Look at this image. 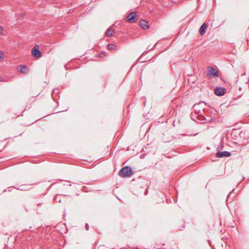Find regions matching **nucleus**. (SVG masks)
Returning <instances> with one entry per match:
<instances>
[{
	"label": "nucleus",
	"instance_id": "nucleus-1",
	"mask_svg": "<svg viewBox=\"0 0 249 249\" xmlns=\"http://www.w3.org/2000/svg\"><path fill=\"white\" fill-rule=\"evenodd\" d=\"M132 174V169L128 166L122 168L119 172V175L122 177H130Z\"/></svg>",
	"mask_w": 249,
	"mask_h": 249
},
{
	"label": "nucleus",
	"instance_id": "nucleus-2",
	"mask_svg": "<svg viewBox=\"0 0 249 249\" xmlns=\"http://www.w3.org/2000/svg\"><path fill=\"white\" fill-rule=\"evenodd\" d=\"M207 75L210 77H218V71L216 69L212 66H208L207 68Z\"/></svg>",
	"mask_w": 249,
	"mask_h": 249
},
{
	"label": "nucleus",
	"instance_id": "nucleus-3",
	"mask_svg": "<svg viewBox=\"0 0 249 249\" xmlns=\"http://www.w3.org/2000/svg\"><path fill=\"white\" fill-rule=\"evenodd\" d=\"M39 47L37 45H35L32 49V54L34 57L39 58L41 56V53L39 50Z\"/></svg>",
	"mask_w": 249,
	"mask_h": 249
},
{
	"label": "nucleus",
	"instance_id": "nucleus-4",
	"mask_svg": "<svg viewBox=\"0 0 249 249\" xmlns=\"http://www.w3.org/2000/svg\"><path fill=\"white\" fill-rule=\"evenodd\" d=\"M136 16V12H133L129 14L127 17L126 19L128 21L131 23L135 22V17Z\"/></svg>",
	"mask_w": 249,
	"mask_h": 249
},
{
	"label": "nucleus",
	"instance_id": "nucleus-5",
	"mask_svg": "<svg viewBox=\"0 0 249 249\" xmlns=\"http://www.w3.org/2000/svg\"><path fill=\"white\" fill-rule=\"evenodd\" d=\"M231 155L230 152L228 151H223L220 152L219 151L217 152L216 154V156L217 158H223L225 157H230Z\"/></svg>",
	"mask_w": 249,
	"mask_h": 249
},
{
	"label": "nucleus",
	"instance_id": "nucleus-6",
	"mask_svg": "<svg viewBox=\"0 0 249 249\" xmlns=\"http://www.w3.org/2000/svg\"><path fill=\"white\" fill-rule=\"evenodd\" d=\"M225 89L221 87H216L214 89V93L218 96H222L224 94Z\"/></svg>",
	"mask_w": 249,
	"mask_h": 249
},
{
	"label": "nucleus",
	"instance_id": "nucleus-7",
	"mask_svg": "<svg viewBox=\"0 0 249 249\" xmlns=\"http://www.w3.org/2000/svg\"><path fill=\"white\" fill-rule=\"evenodd\" d=\"M208 24L206 22L204 23L200 27L199 33L201 36H203L206 33V29L208 28Z\"/></svg>",
	"mask_w": 249,
	"mask_h": 249
},
{
	"label": "nucleus",
	"instance_id": "nucleus-8",
	"mask_svg": "<svg viewBox=\"0 0 249 249\" xmlns=\"http://www.w3.org/2000/svg\"><path fill=\"white\" fill-rule=\"evenodd\" d=\"M139 23L140 26L144 30H146L149 28V26L147 21L145 20H142Z\"/></svg>",
	"mask_w": 249,
	"mask_h": 249
},
{
	"label": "nucleus",
	"instance_id": "nucleus-9",
	"mask_svg": "<svg viewBox=\"0 0 249 249\" xmlns=\"http://www.w3.org/2000/svg\"><path fill=\"white\" fill-rule=\"evenodd\" d=\"M19 72H23L24 73H26L28 72V68L27 66H23L20 67V69L18 70Z\"/></svg>",
	"mask_w": 249,
	"mask_h": 249
},
{
	"label": "nucleus",
	"instance_id": "nucleus-10",
	"mask_svg": "<svg viewBox=\"0 0 249 249\" xmlns=\"http://www.w3.org/2000/svg\"><path fill=\"white\" fill-rule=\"evenodd\" d=\"M113 32H114V30L112 28L109 29L107 33V36H112Z\"/></svg>",
	"mask_w": 249,
	"mask_h": 249
},
{
	"label": "nucleus",
	"instance_id": "nucleus-11",
	"mask_svg": "<svg viewBox=\"0 0 249 249\" xmlns=\"http://www.w3.org/2000/svg\"><path fill=\"white\" fill-rule=\"evenodd\" d=\"M61 197V196H55L54 199H55V200L56 201V202H58L59 203L61 202V200L60 199Z\"/></svg>",
	"mask_w": 249,
	"mask_h": 249
},
{
	"label": "nucleus",
	"instance_id": "nucleus-12",
	"mask_svg": "<svg viewBox=\"0 0 249 249\" xmlns=\"http://www.w3.org/2000/svg\"><path fill=\"white\" fill-rule=\"evenodd\" d=\"M107 48L110 50H113L114 49V45L112 44H109L108 45Z\"/></svg>",
	"mask_w": 249,
	"mask_h": 249
},
{
	"label": "nucleus",
	"instance_id": "nucleus-13",
	"mask_svg": "<svg viewBox=\"0 0 249 249\" xmlns=\"http://www.w3.org/2000/svg\"><path fill=\"white\" fill-rule=\"evenodd\" d=\"M18 189L20 190H25V189L24 188V187L23 186H20V188H18Z\"/></svg>",
	"mask_w": 249,
	"mask_h": 249
},
{
	"label": "nucleus",
	"instance_id": "nucleus-14",
	"mask_svg": "<svg viewBox=\"0 0 249 249\" xmlns=\"http://www.w3.org/2000/svg\"><path fill=\"white\" fill-rule=\"evenodd\" d=\"M85 229H86V230H89V225L88 224H86V226H85Z\"/></svg>",
	"mask_w": 249,
	"mask_h": 249
},
{
	"label": "nucleus",
	"instance_id": "nucleus-15",
	"mask_svg": "<svg viewBox=\"0 0 249 249\" xmlns=\"http://www.w3.org/2000/svg\"><path fill=\"white\" fill-rule=\"evenodd\" d=\"M57 92H58V89H54L53 90V93H57Z\"/></svg>",
	"mask_w": 249,
	"mask_h": 249
},
{
	"label": "nucleus",
	"instance_id": "nucleus-16",
	"mask_svg": "<svg viewBox=\"0 0 249 249\" xmlns=\"http://www.w3.org/2000/svg\"><path fill=\"white\" fill-rule=\"evenodd\" d=\"M4 81L3 77H0V82Z\"/></svg>",
	"mask_w": 249,
	"mask_h": 249
},
{
	"label": "nucleus",
	"instance_id": "nucleus-17",
	"mask_svg": "<svg viewBox=\"0 0 249 249\" xmlns=\"http://www.w3.org/2000/svg\"><path fill=\"white\" fill-rule=\"evenodd\" d=\"M148 49H149V50H152L153 49V48H151V47H148Z\"/></svg>",
	"mask_w": 249,
	"mask_h": 249
},
{
	"label": "nucleus",
	"instance_id": "nucleus-18",
	"mask_svg": "<svg viewBox=\"0 0 249 249\" xmlns=\"http://www.w3.org/2000/svg\"><path fill=\"white\" fill-rule=\"evenodd\" d=\"M139 249V248H137V249Z\"/></svg>",
	"mask_w": 249,
	"mask_h": 249
}]
</instances>
